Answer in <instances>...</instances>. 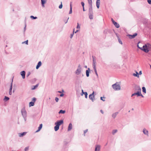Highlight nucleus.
<instances>
[{
	"mask_svg": "<svg viewBox=\"0 0 151 151\" xmlns=\"http://www.w3.org/2000/svg\"><path fill=\"white\" fill-rule=\"evenodd\" d=\"M100 4V0H97L96 1V5L97 8L99 9Z\"/></svg>",
	"mask_w": 151,
	"mask_h": 151,
	"instance_id": "obj_18",
	"label": "nucleus"
},
{
	"mask_svg": "<svg viewBox=\"0 0 151 151\" xmlns=\"http://www.w3.org/2000/svg\"><path fill=\"white\" fill-rule=\"evenodd\" d=\"M137 46L138 48H139L141 50L142 47H139V45L138 44L137 45Z\"/></svg>",
	"mask_w": 151,
	"mask_h": 151,
	"instance_id": "obj_62",
	"label": "nucleus"
},
{
	"mask_svg": "<svg viewBox=\"0 0 151 151\" xmlns=\"http://www.w3.org/2000/svg\"><path fill=\"white\" fill-rule=\"evenodd\" d=\"M28 40H27L24 42H22V44H25L26 45H28Z\"/></svg>",
	"mask_w": 151,
	"mask_h": 151,
	"instance_id": "obj_37",
	"label": "nucleus"
},
{
	"mask_svg": "<svg viewBox=\"0 0 151 151\" xmlns=\"http://www.w3.org/2000/svg\"><path fill=\"white\" fill-rule=\"evenodd\" d=\"M142 132L144 134L148 136V131L145 128H144L143 129Z\"/></svg>",
	"mask_w": 151,
	"mask_h": 151,
	"instance_id": "obj_9",
	"label": "nucleus"
},
{
	"mask_svg": "<svg viewBox=\"0 0 151 151\" xmlns=\"http://www.w3.org/2000/svg\"><path fill=\"white\" fill-rule=\"evenodd\" d=\"M63 7V5L62 4V2H61V4L59 6V8L60 9H61Z\"/></svg>",
	"mask_w": 151,
	"mask_h": 151,
	"instance_id": "obj_41",
	"label": "nucleus"
},
{
	"mask_svg": "<svg viewBox=\"0 0 151 151\" xmlns=\"http://www.w3.org/2000/svg\"><path fill=\"white\" fill-rule=\"evenodd\" d=\"M88 4H91L92 3V0H88Z\"/></svg>",
	"mask_w": 151,
	"mask_h": 151,
	"instance_id": "obj_52",
	"label": "nucleus"
},
{
	"mask_svg": "<svg viewBox=\"0 0 151 151\" xmlns=\"http://www.w3.org/2000/svg\"><path fill=\"white\" fill-rule=\"evenodd\" d=\"M73 127V125L71 123H70L68 125V131H70L72 129Z\"/></svg>",
	"mask_w": 151,
	"mask_h": 151,
	"instance_id": "obj_15",
	"label": "nucleus"
},
{
	"mask_svg": "<svg viewBox=\"0 0 151 151\" xmlns=\"http://www.w3.org/2000/svg\"><path fill=\"white\" fill-rule=\"evenodd\" d=\"M69 18L68 17L67 19V20L66 21H65V24H66L68 20V19Z\"/></svg>",
	"mask_w": 151,
	"mask_h": 151,
	"instance_id": "obj_63",
	"label": "nucleus"
},
{
	"mask_svg": "<svg viewBox=\"0 0 151 151\" xmlns=\"http://www.w3.org/2000/svg\"><path fill=\"white\" fill-rule=\"evenodd\" d=\"M9 94L10 95H11L12 94V91H9Z\"/></svg>",
	"mask_w": 151,
	"mask_h": 151,
	"instance_id": "obj_61",
	"label": "nucleus"
},
{
	"mask_svg": "<svg viewBox=\"0 0 151 151\" xmlns=\"http://www.w3.org/2000/svg\"><path fill=\"white\" fill-rule=\"evenodd\" d=\"M85 95V97L87 99V96H88V93L87 92H85V93L84 94Z\"/></svg>",
	"mask_w": 151,
	"mask_h": 151,
	"instance_id": "obj_43",
	"label": "nucleus"
},
{
	"mask_svg": "<svg viewBox=\"0 0 151 151\" xmlns=\"http://www.w3.org/2000/svg\"><path fill=\"white\" fill-rule=\"evenodd\" d=\"M139 74V75H141L142 74V71H140L139 72V73H138Z\"/></svg>",
	"mask_w": 151,
	"mask_h": 151,
	"instance_id": "obj_59",
	"label": "nucleus"
},
{
	"mask_svg": "<svg viewBox=\"0 0 151 151\" xmlns=\"http://www.w3.org/2000/svg\"><path fill=\"white\" fill-rule=\"evenodd\" d=\"M25 71L23 70L20 73V74L21 76H22V78L23 79H24L25 78Z\"/></svg>",
	"mask_w": 151,
	"mask_h": 151,
	"instance_id": "obj_11",
	"label": "nucleus"
},
{
	"mask_svg": "<svg viewBox=\"0 0 151 151\" xmlns=\"http://www.w3.org/2000/svg\"><path fill=\"white\" fill-rule=\"evenodd\" d=\"M36 99L35 97H34L32 99V101L33 102H34V103H35V101H36Z\"/></svg>",
	"mask_w": 151,
	"mask_h": 151,
	"instance_id": "obj_42",
	"label": "nucleus"
},
{
	"mask_svg": "<svg viewBox=\"0 0 151 151\" xmlns=\"http://www.w3.org/2000/svg\"><path fill=\"white\" fill-rule=\"evenodd\" d=\"M80 26H79V24H78V23H77V27H76L77 28V29L80 28Z\"/></svg>",
	"mask_w": 151,
	"mask_h": 151,
	"instance_id": "obj_55",
	"label": "nucleus"
},
{
	"mask_svg": "<svg viewBox=\"0 0 151 151\" xmlns=\"http://www.w3.org/2000/svg\"><path fill=\"white\" fill-rule=\"evenodd\" d=\"M70 10L69 12V14H71L72 13V7L71 6V3H70Z\"/></svg>",
	"mask_w": 151,
	"mask_h": 151,
	"instance_id": "obj_33",
	"label": "nucleus"
},
{
	"mask_svg": "<svg viewBox=\"0 0 151 151\" xmlns=\"http://www.w3.org/2000/svg\"><path fill=\"white\" fill-rule=\"evenodd\" d=\"M139 95H138V96H141L142 97H144L143 96L142 94H141V92H140V91L139 92Z\"/></svg>",
	"mask_w": 151,
	"mask_h": 151,
	"instance_id": "obj_46",
	"label": "nucleus"
},
{
	"mask_svg": "<svg viewBox=\"0 0 151 151\" xmlns=\"http://www.w3.org/2000/svg\"><path fill=\"white\" fill-rule=\"evenodd\" d=\"M117 131H118L117 129L113 130L112 131V134L113 135H114L115 134V133H116L117 132Z\"/></svg>",
	"mask_w": 151,
	"mask_h": 151,
	"instance_id": "obj_34",
	"label": "nucleus"
},
{
	"mask_svg": "<svg viewBox=\"0 0 151 151\" xmlns=\"http://www.w3.org/2000/svg\"><path fill=\"white\" fill-rule=\"evenodd\" d=\"M85 92L83 91L82 89V92L81 93V95L83 96V94H84Z\"/></svg>",
	"mask_w": 151,
	"mask_h": 151,
	"instance_id": "obj_51",
	"label": "nucleus"
},
{
	"mask_svg": "<svg viewBox=\"0 0 151 151\" xmlns=\"http://www.w3.org/2000/svg\"><path fill=\"white\" fill-rule=\"evenodd\" d=\"M34 104H35V103H34V102H33L32 101H31L29 102V107H30V106H34Z\"/></svg>",
	"mask_w": 151,
	"mask_h": 151,
	"instance_id": "obj_27",
	"label": "nucleus"
},
{
	"mask_svg": "<svg viewBox=\"0 0 151 151\" xmlns=\"http://www.w3.org/2000/svg\"><path fill=\"white\" fill-rule=\"evenodd\" d=\"M31 73L29 71L27 73V77H28L30 74Z\"/></svg>",
	"mask_w": 151,
	"mask_h": 151,
	"instance_id": "obj_45",
	"label": "nucleus"
},
{
	"mask_svg": "<svg viewBox=\"0 0 151 151\" xmlns=\"http://www.w3.org/2000/svg\"><path fill=\"white\" fill-rule=\"evenodd\" d=\"M29 147H25L24 149V151H28L29 150Z\"/></svg>",
	"mask_w": 151,
	"mask_h": 151,
	"instance_id": "obj_44",
	"label": "nucleus"
},
{
	"mask_svg": "<svg viewBox=\"0 0 151 151\" xmlns=\"http://www.w3.org/2000/svg\"><path fill=\"white\" fill-rule=\"evenodd\" d=\"M119 113L118 112H117L113 114L112 115V117L114 119L115 118L117 114Z\"/></svg>",
	"mask_w": 151,
	"mask_h": 151,
	"instance_id": "obj_20",
	"label": "nucleus"
},
{
	"mask_svg": "<svg viewBox=\"0 0 151 151\" xmlns=\"http://www.w3.org/2000/svg\"><path fill=\"white\" fill-rule=\"evenodd\" d=\"M137 35V33H134L133 35H128L129 36V38L130 39H133Z\"/></svg>",
	"mask_w": 151,
	"mask_h": 151,
	"instance_id": "obj_13",
	"label": "nucleus"
},
{
	"mask_svg": "<svg viewBox=\"0 0 151 151\" xmlns=\"http://www.w3.org/2000/svg\"><path fill=\"white\" fill-rule=\"evenodd\" d=\"M142 91L145 93H146V88L145 87H142Z\"/></svg>",
	"mask_w": 151,
	"mask_h": 151,
	"instance_id": "obj_35",
	"label": "nucleus"
},
{
	"mask_svg": "<svg viewBox=\"0 0 151 151\" xmlns=\"http://www.w3.org/2000/svg\"><path fill=\"white\" fill-rule=\"evenodd\" d=\"M81 4L82 6L83 7H84V3L83 2H81Z\"/></svg>",
	"mask_w": 151,
	"mask_h": 151,
	"instance_id": "obj_53",
	"label": "nucleus"
},
{
	"mask_svg": "<svg viewBox=\"0 0 151 151\" xmlns=\"http://www.w3.org/2000/svg\"><path fill=\"white\" fill-rule=\"evenodd\" d=\"M135 91H136L137 92L139 91L141 92V88L140 87L138 86H135Z\"/></svg>",
	"mask_w": 151,
	"mask_h": 151,
	"instance_id": "obj_10",
	"label": "nucleus"
},
{
	"mask_svg": "<svg viewBox=\"0 0 151 151\" xmlns=\"http://www.w3.org/2000/svg\"><path fill=\"white\" fill-rule=\"evenodd\" d=\"M47 0H41V3L42 7H45V4Z\"/></svg>",
	"mask_w": 151,
	"mask_h": 151,
	"instance_id": "obj_19",
	"label": "nucleus"
},
{
	"mask_svg": "<svg viewBox=\"0 0 151 151\" xmlns=\"http://www.w3.org/2000/svg\"><path fill=\"white\" fill-rule=\"evenodd\" d=\"M9 98L8 97L5 96L4 100V101H6L9 100Z\"/></svg>",
	"mask_w": 151,
	"mask_h": 151,
	"instance_id": "obj_26",
	"label": "nucleus"
},
{
	"mask_svg": "<svg viewBox=\"0 0 151 151\" xmlns=\"http://www.w3.org/2000/svg\"><path fill=\"white\" fill-rule=\"evenodd\" d=\"M112 22H113V24H115V23H116V22H115L114 21H113Z\"/></svg>",
	"mask_w": 151,
	"mask_h": 151,
	"instance_id": "obj_64",
	"label": "nucleus"
},
{
	"mask_svg": "<svg viewBox=\"0 0 151 151\" xmlns=\"http://www.w3.org/2000/svg\"><path fill=\"white\" fill-rule=\"evenodd\" d=\"M55 100L57 102H58L59 101V99L58 97L55 98Z\"/></svg>",
	"mask_w": 151,
	"mask_h": 151,
	"instance_id": "obj_48",
	"label": "nucleus"
},
{
	"mask_svg": "<svg viewBox=\"0 0 151 151\" xmlns=\"http://www.w3.org/2000/svg\"><path fill=\"white\" fill-rule=\"evenodd\" d=\"M67 147L66 146H63V147L61 150V151H67V150L66 149Z\"/></svg>",
	"mask_w": 151,
	"mask_h": 151,
	"instance_id": "obj_25",
	"label": "nucleus"
},
{
	"mask_svg": "<svg viewBox=\"0 0 151 151\" xmlns=\"http://www.w3.org/2000/svg\"><path fill=\"white\" fill-rule=\"evenodd\" d=\"M27 133V132H24L22 133H19L18 134L19 136L20 137H22L26 134Z\"/></svg>",
	"mask_w": 151,
	"mask_h": 151,
	"instance_id": "obj_12",
	"label": "nucleus"
},
{
	"mask_svg": "<svg viewBox=\"0 0 151 151\" xmlns=\"http://www.w3.org/2000/svg\"><path fill=\"white\" fill-rule=\"evenodd\" d=\"M114 25H115V27H116L117 28H118L119 27V24L116 22L115 23V24H114Z\"/></svg>",
	"mask_w": 151,
	"mask_h": 151,
	"instance_id": "obj_32",
	"label": "nucleus"
},
{
	"mask_svg": "<svg viewBox=\"0 0 151 151\" xmlns=\"http://www.w3.org/2000/svg\"><path fill=\"white\" fill-rule=\"evenodd\" d=\"M94 92L93 91L92 94H90L89 95V97L90 99L92 102H93L95 100L94 98Z\"/></svg>",
	"mask_w": 151,
	"mask_h": 151,
	"instance_id": "obj_5",
	"label": "nucleus"
},
{
	"mask_svg": "<svg viewBox=\"0 0 151 151\" xmlns=\"http://www.w3.org/2000/svg\"><path fill=\"white\" fill-rule=\"evenodd\" d=\"M100 112H101V113L102 114H104V112H103V111L102 110H101Z\"/></svg>",
	"mask_w": 151,
	"mask_h": 151,
	"instance_id": "obj_60",
	"label": "nucleus"
},
{
	"mask_svg": "<svg viewBox=\"0 0 151 151\" xmlns=\"http://www.w3.org/2000/svg\"><path fill=\"white\" fill-rule=\"evenodd\" d=\"M118 39L119 41V43L121 45L122 44V42L121 40L119 38V37H118Z\"/></svg>",
	"mask_w": 151,
	"mask_h": 151,
	"instance_id": "obj_39",
	"label": "nucleus"
},
{
	"mask_svg": "<svg viewBox=\"0 0 151 151\" xmlns=\"http://www.w3.org/2000/svg\"><path fill=\"white\" fill-rule=\"evenodd\" d=\"M30 18L32 19H36L37 18V17H34V16L32 15L30 16Z\"/></svg>",
	"mask_w": 151,
	"mask_h": 151,
	"instance_id": "obj_36",
	"label": "nucleus"
},
{
	"mask_svg": "<svg viewBox=\"0 0 151 151\" xmlns=\"http://www.w3.org/2000/svg\"><path fill=\"white\" fill-rule=\"evenodd\" d=\"M42 62L41 61H39L36 66V69H38L42 65Z\"/></svg>",
	"mask_w": 151,
	"mask_h": 151,
	"instance_id": "obj_14",
	"label": "nucleus"
},
{
	"mask_svg": "<svg viewBox=\"0 0 151 151\" xmlns=\"http://www.w3.org/2000/svg\"><path fill=\"white\" fill-rule=\"evenodd\" d=\"M139 92H137L136 93H134L132 94V95L131 96L132 97V96H135V95H137V96H138V95H139Z\"/></svg>",
	"mask_w": 151,
	"mask_h": 151,
	"instance_id": "obj_22",
	"label": "nucleus"
},
{
	"mask_svg": "<svg viewBox=\"0 0 151 151\" xmlns=\"http://www.w3.org/2000/svg\"><path fill=\"white\" fill-rule=\"evenodd\" d=\"M101 146L99 145H96L95 146L94 151H99L100 149Z\"/></svg>",
	"mask_w": 151,
	"mask_h": 151,
	"instance_id": "obj_8",
	"label": "nucleus"
},
{
	"mask_svg": "<svg viewBox=\"0 0 151 151\" xmlns=\"http://www.w3.org/2000/svg\"><path fill=\"white\" fill-rule=\"evenodd\" d=\"M21 112L23 116H27V113L25 107L23 108L21 110Z\"/></svg>",
	"mask_w": 151,
	"mask_h": 151,
	"instance_id": "obj_3",
	"label": "nucleus"
},
{
	"mask_svg": "<svg viewBox=\"0 0 151 151\" xmlns=\"http://www.w3.org/2000/svg\"><path fill=\"white\" fill-rule=\"evenodd\" d=\"M103 97H101V98H100V99L101 100H102L103 101H105V99H102Z\"/></svg>",
	"mask_w": 151,
	"mask_h": 151,
	"instance_id": "obj_57",
	"label": "nucleus"
},
{
	"mask_svg": "<svg viewBox=\"0 0 151 151\" xmlns=\"http://www.w3.org/2000/svg\"><path fill=\"white\" fill-rule=\"evenodd\" d=\"M64 94L63 93H61L60 95V97H63V96H64Z\"/></svg>",
	"mask_w": 151,
	"mask_h": 151,
	"instance_id": "obj_56",
	"label": "nucleus"
},
{
	"mask_svg": "<svg viewBox=\"0 0 151 151\" xmlns=\"http://www.w3.org/2000/svg\"><path fill=\"white\" fill-rule=\"evenodd\" d=\"M38 85L39 84H37L36 85L33 86L31 89L32 90L35 89L38 86Z\"/></svg>",
	"mask_w": 151,
	"mask_h": 151,
	"instance_id": "obj_24",
	"label": "nucleus"
},
{
	"mask_svg": "<svg viewBox=\"0 0 151 151\" xmlns=\"http://www.w3.org/2000/svg\"><path fill=\"white\" fill-rule=\"evenodd\" d=\"M112 87L115 91H119L121 89V86L117 82L112 85Z\"/></svg>",
	"mask_w": 151,
	"mask_h": 151,
	"instance_id": "obj_2",
	"label": "nucleus"
},
{
	"mask_svg": "<svg viewBox=\"0 0 151 151\" xmlns=\"http://www.w3.org/2000/svg\"><path fill=\"white\" fill-rule=\"evenodd\" d=\"M75 29V28L73 29V33L70 35V38H72L73 36V35L74 34ZM75 33H76V32H75Z\"/></svg>",
	"mask_w": 151,
	"mask_h": 151,
	"instance_id": "obj_29",
	"label": "nucleus"
},
{
	"mask_svg": "<svg viewBox=\"0 0 151 151\" xmlns=\"http://www.w3.org/2000/svg\"><path fill=\"white\" fill-rule=\"evenodd\" d=\"M93 14H88L89 15V18L90 19H93Z\"/></svg>",
	"mask_w": 151,
	"mask_h": 151,
	"instance_id": "obj_30",
	"label": "nucleus"
},
{
	"mask_svg": "<svg viewBox=\"0 0 151 151\" xmlns=\"http://www.w3.org/2000/svg\"><path fill=\"white\" fill-rule=\"evenodd\" d=\"M95 73L97 76H98V74H97L96 70H94Z\"/></svg>",
	"mask_w": 151,
	"mask_h": 151,
	"instance_id": "obj_58",
	"label": "nucleus"
},
{
	"mask_svg": "<svg viewBox=\"0 0 151 151\" xmlns=\"http://www.w3.org/2000/svg\"><path fill=\"white\" fill-rule=\"evenodd\" d=\"M26 24H25V27L24 28V34L25 32V30H26Z\"/></svg>",
	"mask_w": 151,
	"mask_h": 151,
	"instance_id": "obj_47",
	"label": "nucleus"
},
{
	"mask_svg": "<svg viewBox=\"0 0 151 151\" xmlns=\"http://www.w3.org/2000/svg\"><path fill=\"white\" fill-rule=\"evenodd\" d=\"M89 13L88 14H93L92 9V3L89 4Z\"/></svg>",
	"mask_w": 151,
	"mask_h": 151,
	"instance_id": "obj_6",
	"label": "nucleus"
},
{
	"mask_svg": "<svg viewBox=\"0 0 151 151\" xmlns=\"http://www.w3.org/2000/svg\"><path fill=\"white\" fill-rule=\"evenodd\" d=\"M68 143V142L67 141H64V145L63 146H66V147Z\"/></svg>",
	"mask_w": 151,
	"mask_h": 151,
	"instance_id": "obj_38",
	"label": "nucleus"
},
{
	"mask_svg": "<svg viewBox=\"0 0 151 151\" xmlns=\"http://www.w3.org/2000/svg\"><path fill=\"white\" fill-rule=\"evenodd\" d=\"M23 117L24 120V121L25 122L26 121L27 119V116H23Z\"/></svg>",
	"mask_w": 151,
	"mask_h": 151,
	"instance_id": "obj_54",
	"label": "nucleus"
},
{
	"mask_svg": "<svg viewBox=\"0 0 151 151\" xmlns=\"http://www.w3.org/2000/svg\"><path fill=\"white\" fill-rule=\"evenodd\" d=\"M147 1L150 4H151V0H147Z\"/></svg>",
	"mask_w": 151,
	"mask_h": 151,
	"instance_id": "obj_50",
	"label": "nucleus"
},
{
	"mask_svg": "<svg viewBox=\"0 0 151 151\" xmlns=\"http://www.w3.org/2000/svg\"><path fill=\"white\" fill-rule=\"evenodd\" d=\"M93 65H95L96 64V61L94 59V58H93Z\"/></svg>",
	"mask_w": 151,
	"mask_h": 151,
	"instance_id": "obj_31",
	"label": "nucleus"
},
{
	"mask_svg": "<svg viewBox=\"0 0 151 151\" xmlns=\"http://www.w3.org/2000/svg\"><path fill=\"white\" fill-rule=\"evenodd\" d=\"M65 110H60L59 112L58 113L59 114H64L65 113Z\"/></svg>",
	"mask_w": 151,
	"mask_h": 151,
	"instance_id": "obj_28",
	"label": "nucleus"
},
{
	"mask_svg": "<svg viewBox=\"0 0 151 151\" xmlns=\"http://www.w3.org/2000/svg\"><path fill=\"white\" fill-rule=\"evenodd\" d=\"M42 124H40V125L39 127H38V129L36 131V132H39L40 131L41 129L42 128Z\"/></svg>",
	"mask_w": 151,
	"mask_h": 151,
	"instance_id": "obj_16",
	"label": "nucleus"
},
{
	"mask_svg": "<svg viewBox=\"0 0 151 151\" xmlns=\"http://www.w3.org/2000/svg\"><path fill=\"white\" fill-rule=\"evenodd\" d=\"M81 71V65H79L78 67V68L77 70H76V74H80Z\"/></svg>",
	"mask_w": 151,
	"mask_h": 151,
	"instance_id": "obj_7",
	"label": "nucleus"
},
{
	"mask_svg": "<svg viewBox=\"0 0 151 151\" xmlns=\"http://www.w3.org/2000/svg\"><path fill=\"white\" fill-rule=\"evenodd\" d=\"M63 120L57 121L55 123V126L54 127V129L55 131H57L59 128L60 126L63 124Z\"/></svg>",
	"mask_w": 151,
	"mask_h": 151,
	"instance_id": "obj_1",
	"label": "nucleus"
},
{
	"mask_svg": "<svg viewBox=\"0 0 151 151\" xmlns=\"http://www.w3.org/2000/svg\"><path fill=\"white\" fill-rule=\"evenodd\" d=\"M136 73H134L133 74V75L134 76L137 77V78H139V74L136 71Z\"/></svg>",
	"mask_w": 151,
	"mask_h": 151,
	"instance_id": "obj_23",
	"label": "nucleus"
},
{
	"mask_svg": "<svg viewBox=\"0 0 151 151\" xmlns=\"http://www.w3.org/2000/svg\"><path fill=\"white\" fill-rule=\"evenodd\" d=\"M88 129H86L84 131V134H83V135L84 136H85V134L88 132Z\"/></svg>",
	"mask_w": 151,
	"mask_h": 151,
	"instance_id": "obj_40",
	"label": "nucleus"
},
{
	"mask_svg": "<svg viewBox=\"0 0 151 151\" xmlns=\"http://www.w3.org/2000/svg\"><path fill=\"white\" fill-rule=\"evenodd\" d=\"M141 50L146 53L148 52L149 51L146 45H143V47H142Z\"/></svg>",
	"mask_w": 151,
	"mask_h": 151,
	"instance_id": "obj_4",
	"label": "nucleus"
},
{
	"mask_svg": "<svg viewBox=\"0 0 151 151\" xmlns=\"http://www.w3.org/2000/svg\"><path fill=\"white\" fill-rule=\"evenodd\" d=\"M93 67L94 70H96V65H93Z\"/></svg>",
	"mask_w": 151,
	"mask_h": 151,
	"instance_id": "obj_49",
	"label": "nucleus"
},
{
	"mask_svg": "<svg viewBox=\"0 0 151 151\" xmlns=\"http://www.w3.org/2000/svg\"><path fill=\"white\" fill-rule=\"evenodd\" d=\"M90 72V69L89 68L88 69V70H86V74L87 77H88L89 76V73Z\"/></svg>",
	"mask_w": 151,
	"mask_h": 151,
	"instance_id": "obj_17",
	"label": "nucleus"
},
{
	"mask_svg": "<svg viewBox=\"0 0 151 151\" xmlns=\"http://www.w3.org/2000/svg\"><path fill=\"white\" fill-rule=\"evenodd\" d=\"M13 81V79H12V82L11 84V85H10V87L9 91H12V89Z\"/></svg>",
	"mask_w": 151,
	"mask_h": 151,
	"instance_id": "obj_21",
	"label": "nucleus"
}]
</instances>
